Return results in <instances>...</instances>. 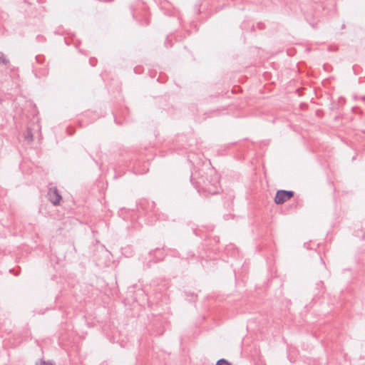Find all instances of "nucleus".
<instances>
[{
  "label": "nucleus",
  "instance_id": "obj_1",
  "mask_svg": "<svg viewBox=\"0 0 365 365\" xmlns=\"http://www.w3.org/2000/svg\"><path fill=\"white\" fill-rule=\"evenodd\" d=\"M198 192L206 195H217L220 192V187L219 176L214 171L202 175L195 185Z\"/></svg>",
  "mask_w": 365,
  "mask_h": 365
},
{
  "label": "nucleus",
  "instance_id": "obj_2",
  "mask_svg": "<svg viewBox=\"0 0 365 365\" xmlns=\"http://www.w3.org/2000/svg\"><path fill=\"white\" fill-rule=\"evenodd\" d=\"M294 195V192L292 190H277L274 199L275 204L282 205L290 200Z\"/></svg>",
  "mask_w": 365,
  "mask_h": 365
},
{
  "label": "nucleus",
  "instance_id": "obj_3",
  "mask_svg": "<svg viewBox=\"0 0 365 365\" xmlns=\"http://www.w3.org/2000/svg\"><path fill=\"white\" fill-rule=\"evenodd\" d=\"M47 196L48 200L53 205H58L60 204V201L62 199L61 195H60L58 189L56 187H52L48 189Z\"/></svg>",
  "mask_w": 365,
  "mask_h": 365
},
{
  "label": "nucleus",
  "instance_id": "obj_4",
  "mask_svg": "<svg viewBox=\"0 0 365 365\" xmlns=\"http://www.w3.org/2000/svg\"><path fill=\"white\" fill-rule=\"evenodd\" d=\"M155 203L154 202L142 201L139 205V208L145 210L146 212L155 214Z\"/></svg>",
  "mask_w": 365,
  "mask_h": 365
},
{
  "label": "nucleus",
  "instance_id": "obj_5",
  "mask_svg": "<svg viewBox=\"0 0 365 365\" xmlns=\"http://www.w3.org/2000/svg\"><path fill=\"white\" fill-rule=\"evenodd\" d=\"M0 62L5 66H7L9 63V60L6 57L4 53L1 51H0Z\"/></svg>",
  "mask_w": 365,
  "mask_h": 365
},
{
  "label": "nucleus",
  "instance_id": "obj_6",
  "mask_svg": "<svg viewBox=\"0 0 365 365\" xmlns=\"http://www.w3.org/2000/svg\"><path fill=\"white\" fill-rule=\"evenodd\" d=\"M216 365H230V363L225 359H220L217 361Z\"/></svg>",
  "mask_w": 365,
  "mask_h": 365
},
{
  "label": "nucleus",
  "instance_id": "obj_7",
  "mask_svg": "<svg viewBox=\"0 0 365 365\" xmlns=\"http://www.w3.org/2000/svg\"><path fill=\"white\" fill-rule=\"evenodd\" d=\"M40 365H55V364H53V362H51L50 361H46L43 360H41Z\"/></svg>",
  "mask_w": 365,
  "mask_h": 365
},
{
  "label": "nucleus",
  "instance_id": "obj_8",
  "mask_svg": "<svg viewBox=\"0 0 365 365\" xmlns=\"http://www.w3.org/2000/svg\"><path fill=\"white\" fill-rule=\"evenodd\" d=\"M89 63L92 66H95L96 65V63H97V59L95 58H91L89 59Z\"/></svg>",
  "mask_w": 365,
  "mask_h": 365
},
{
  "label": "nucleus",
  "instance_id": "obj_9",
  "mask_svg": "<svg viewBox=\"0 0 365 365\" xmlns=\"http://www.w3.org/2000/svg\"><path fill=\"white\" fill-rule=\"evenodd\" d=\"M26 138H28L30 141H32V140H33V135H32V133H31V131H29V132H28V134H27Z\"/></svg>",
  "mask_w": 365,
  "mask_h": 365
},
{
  "label": "nucleus",
  "instance_id": "obj_10",
  "mask_svg": "<svg viewBox=\"0 0 365 365\" xmlns=\"http://www.w3.org/2000/svg\"><path fill=\"white\" fill-rule=\"evenodd\" d=\"M257 28L259 29H263L264 28V24L263 23H258Z\"/></svg>",
  "mask_w": 365,
  "mask_h": 365
},
{
  "label": "nucleus",
  "instance_id": "obj_11",
  "mask_svg": "<svg viewBox=\"0 0 365 365\" xmlns=\"http://www.w3.org/2000/svg\"><path fill=\"white\" fill-rule=\"evenodd\" d=\"M36 60L38 62H40V61H41V56H36Z\"/></svg>",
  "mask_w": 365,
  "mask_h": 365
},
{
  "label": "nucleus",
  "instance_id": "obj_12",
  "mask_svg": "<svg viewBox=\"0 0 365 365\" xmlns=\"http://www.w3.org/2000/svg\"><path fill=\"white\" fill-rule=\"evenodd\" d=\"M149 23H150V22H149V20H148V19H146V20H145V24H146V25H148V24H149Z\"/></svg>",
  "mask_w": 365,
  "mask_h": 365
},
{
  "label": "nucleus",
  "instance_id": "obj_13",
  "mask_svg": "<svg viewBox=\"0 0 365 365\" xmlns=\"http://www.w3.org/2000/svg\"><path fill=\"white\" fill-rule=\"evenodd\" d=\"M155 252H160V249H156Z\"/></svg>",
  "mask_w": 365,
  "mask_h": 365
}]
</instances>
